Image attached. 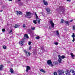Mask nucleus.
Returning <instances> with one entry per match:
<instances>
[{
	"label": "nucleus",
	"mask_w": 75,
	"mask_h": 75,
	"mask_svg": "<svg viewBox=\"0 0 75 75\" xmlns=\"http://www.w3.org/2000/svg\"><path fill=\"white\" fill-rule=\"evenodd\" d=\"M62 71V74H64V73H65V74L66 75H70V73H69V71L68 70L67 71H65L64 70H61Z\"/></svg>",
	"instance_id": "obj_1"
},
{
	"label": "nucleus",
	"mask_w": 75,
	"mask_h": 75,
	"mask_svg": "<svg viewBox=\"0 0 75 75\" xmlns=\"http://www.w3.org/2000/svg\"><path fill=\"white\" fill-rule=\"evenodd\" d=\"M25 40V38H24L22 39V40L20 41L19 44L21 45H23L24 44Z\"/></svg>",
	"instance_id": "obj_2"
},
{
	"label": "nucleus",
	"mask_w": 75,
	"mask_h": 75,
	"mask_svg": "<svg viewBox=\"0 0 75 75\" xmlns=\"http://www.w3.org/2000/svg\"><path fill=\"white\" fill-rule=\"evenodd\" d=\"M47 63L49 65H51L52 66H53V64H52V62H51V60H48Z\"/></svg>",
	"instance_id": "obj_3"
},
{
	"label": "nucleus",
	"mask_w": 75,
	"mask_h": 75,
	"mask_svg": "<svg viewBox=\"0 0 75 75\" xmlns=\"http://www.w3.org/2000/svg\"><path fill=\"white\" fill-rule=\"evenodd\" d=\"M50 23L52 27V28H54V24L53 23V22H52V21H50Z\"/></svg>",
	"instance_id": "obj_4"
},
{
	"label": "nucleus",
	"mask_w": 75,
	"mask_h": 75,
	"mask_svg": "<svg viewBox=\"0 0 75 75\" xmlns=\"http://www.w3.org/2000/svg\"><path fill=\"white\" fill-rule=\"evenodd\" d=\"M72 37L73 38V40H72V41L73 42H74L75 41V35L74 34V33H73V35H71Z\"/></svg>",
	"instance_id": "obj_5"
},
{
	"label": "nucleus",
	"mask_w": 75,
	"mask_h": 75,
	"mask_svg": "<svg viewBox=\"0 0 75 75\" xmlns=\"http://www.w3.org/2000/svg\"><path fill=\"white\" fill-rule=\"evenodd\" d=\"M16 13L18 16H20V15H21V14L22 13L20 11H17Z\"/></svg>",
	"instance_id": "obj_6"
},
{
	"label": "nucleus",
	"mask_w": 75,
	"mask_h": 75,
	"mask_svg": "<svg viewBox=\"0 0 75 75\" xmlns=\"http://www.w3.org/2000/svg\"><path fill=\"white\" fill-rule=\"evenodd\" d=\"M26 71L27 72H28V70H30V67L29 66H27L26 67Z\"/></svg>",
	"instance_id": "obj_7"
},
{
	"label": "nucleus",
	"mask_w": 75,
	"mask_h": 75,
	"mask_svg": "<svg viewBox=\"0 0 75 75\" xmlns=\"http://www.w3.org/2000/svg\"><path fill=\"white\" fill-rule=\"evenodd\" d=\"M43 1L45 5L46 6H47L48 5V3L47 1H45V0H43Z\"/></svg>",
	"instance_id": "obj_8"
},
{
	"label": "nucleus",
	"mask_w": 75,
	"mask_h": 75,
	"mask_svg": "<svg viewBox=\"0 0 75 75\" xmlns=\"http://www.w3.org/2000/svg\"><path fill=\"white\" fill-rule=\"evenodd\" d=\"M26 15L27 16H31V13L29 12H26Z\"/></svg>",
	"instance_id": "obj_9"
},
{
	"label": "nucleus",
	"mask_w": 75,
	"mask_h": 75,
	"mask_svg": "<svg viewBox=\"0 0 75 75\" xmlns=\"http://www.w3.org/2000/svg\"><path fill=\"white\" fill-rule=\"evenodd\" d=\"M58 72H59V75H62V73L61 70H58Z\"/></svg>",
	"instance_id": "obj_10"
},
{
	"label": "nucleus",
	"mask_w": 75,
	"mask_h": 75,
	"mask_svg": "<svg viewBox=\"0 0 75 75\" xmlns=\"http://www.w3.org/2000/svg\"><path fill=\"white\" fill-rule=\"evenodd\" d=\"M3 69V65L1 64L0 66V70L1 71Z\"/></svg>",
	"instance_id": "obj_11"
},
{
	"label": "nucleus",
	"mask_w": 75,
	"mask_h": 75,
	"mask_svg": "<svg viewBox=\"0 0 75 75\" xmlns=\"http://www.w3.org/2000/svg\"><path fill=\"white\" fill-rule=\"evenodd\" d=\"M46 10L47 11V12H49V13H50L51 10H50V8H48L46 9Z\"/></svg>",
	"instance_id": "obj_12"
},
{
	"label": "nucleus",
	"mask_w": 75,
	"mask_h": 75,
	"mask_svg": "<svg viewBox=\"0 0 75 75\" xmlns=\"http://www.w3.org/2000/svg\"><path fill=\"white\" fill-rule=\"evenodd\" d=\"M10 71L11 74H14V71H13V69H11L10 70Z\"/></svg>",
	"instance_id": "obj_13"
},
{
	"label": "nucleus",
	"mask_w": 75,
	"mask_h": 75,
	"mask_svg": "<svg viewBox=\"0 0 75 75\" xmlns=\"http://www.w3.org/2000/svg\"><path fill=\"white\" fill-rule=\"evenodd\" d=\"M24 36L25 37H26V38H29V37H28V35H27V34H25L24 35Z\"/></svg>",
	"instance_id": "obj_14"
},
{
	"label": "nucleus",
	"mask_w": 75,
	"mask_h": 75,
	"mask_svg": "<svg viewBox=\"0 0 75 75\" xmlns=\"http://www.w3.org/2000/svg\"><path fill=\"white\" fill-rule=\"evenodd\" d=\"M61 61H62V59L61 58H59V60H58L59 62V63H61Z\"/></svg>",
	"instance_id": "obj_15"
},
{
	"label": "nucleus",
	"mask_w": 75,
	"mask_h": 75,
	"mask_svg": "<svg viewBox=\"0 0 75 75\" xmlns=\"http://www.w3.org/2000/svg\"><path fill=\"white\" fill-rule=\"evenodd\" d=\"M56 35H57L58 36V37H59V33L58 32V30H57L56 31Z\"/></svg>",
	"instance_id": "obj_16"
},
{
	"label": "nucleus",
	"mask_w": 75,
	"mask_h": 75,
	"mask_svg": "<svg viewBox=\"0 0 75 75\" xmlns=\"http://www.w3.org/2000/svg\"><path fill=\"white\" fill-rule=\"evenodd\" d=\"M63 6H59V9H58L57 10H57H62V9H63Z\"/></svg>",
	"instance_id": "obj_17"
},
{
	"label": "nucleus",
	"mask_w": 75,
	"mask_h": 75,
	"mask_svg": "<svg viewBox=\"0 0 75 75\" xmlns=\"http://www.w3.org/2000/svg\"><path fill=\"white\" fill-rule=\"evenodd\" d=\"M71 56L72 58H74V57H75V56H74V54H73V53H71Z\"/></svg>",
	"instance_id": "obj_18"
},
{
	"label": "nucleus",
	"mask_w": 75,
	"mask_h": 75,
	"mask_svg": "<svg viewBox=\"0 0 75 75\" xmlns=\"http://www.w3.org/2000/svg\"><path fill=\"white\" fill-rule=\"evenodd\" d=\"M40 70L42 72H44V73H45V71H44V70L42 69H40Z\"/></svg>",
	"instance_id": "obj_19"
},
{
	"label": "nucleus",
	"mask_w": 75,
	"mask_h": 75,
	"mask_svg": "<svg viewBox=\"0 0 75 75\" xmlns=\"http://www.w3.org/2000/svg\"><path fill=\"white\" fill-rule=\"evenodd\" d=\"M41 48L42 50H44V46H42L41 47Z\"/></svg>",
	"instance_id": "obj_20"
},
{
	"label": "nucleus",
	"mask_w": 75,
	"mask_h": 75,
	"mask_svg": "<svg viewBox=\"0 0 75 75\" xmlns=\"http://www.w3.org/2000/svg\"><path fill=\"white\" fill-rule=\"evenodd\" d=\"M19 27V25H15V28H17L18 27Z\"/></svg>",
	"instance_id": "obj_21"
},
{
	"label": "nucleus",
	"mask_w": 75,
	"mask_h": 75,
	"mask_svg": "<svg viewBox=\"0 0 75 75\" xmlns=\"http://www.w3.org/2000/svg\"><path fill=\"white\" fill-rule=\"evenodd\" d=\"M9 34H10V33H13V30L11 29V30L10 31L8 32Z\"/></svg>",
	"instance_id": "obj_22"
},
{
	"label": "nucleus",
	"mask_w": 75,
	"mask_h": 75,
	"mask_svg": "<svg viewBox=\"0 0 75 75\" xmlns=\"http://www.w3.org/2000/svg\"><path fill=\"white\" fill-rule=\"evenodd\" d=\"M61 21L62 23H65V21L64 20V19H62L61 20Z\"/></svg>",
	"instance_id": "obj_23"
},
{
	"label": "nucleus",
	"mask_w": 75,
	"mask_h": 75,
	"mask_svg": "<svg viewBox=\"0 0 75 75\" xmlns=\"http://www.w3.org/2000/svg\"><path fill=\"white\" fill-rule=\"evenodd\" d=\"M22 27H23V28H24L26 27V26H25V24H23Z\"/></svg>",
	"instance_id": "obj_24"
},
{
	"label": "nucleus",
	"mask_w": 75,
	"mask_h": 75,
	"mask_svg": "<svg viewBox=\"0 0 75 75\" xmlns=\"http://www.w3.org/2000/svg\"><path fill=\"white\" fill-rule=\"evenodd\" d=\"M24 52H25V53L27 55V53H28V52H27V51H26L25 50H24Z\"/></svg>",
	"instance_id": "obj_25"
},
{
	"label": "nucleus",
	"mask_w": 75,
	"mask_h": 75,
	"mask_svg": "<svg viewBox=\"0 0 75 75\" xmlns=\"http://www.w3.org/2000/svg\"><path fill=\"white\" fill-rule=\"evenodd\" d=\"M33 23L34 24H37V22H36V20H34L33 21Z\"/></svg>",
	"instance_id": "obj_26"
},
{
	"label": "nucleus",
	"mask_w": 75,
	"mask_h": 75,
	"mask_svg": "<svg viewBox=\"0 0 75 75\" xmlns=\"http://www.w3.org/2000/svg\"><path fill=\"white\" fill-rule=\"evenodd\" d=\"M54 63L55 65H57V64H58V62H54Z\"/></svg>",
	"instance_id": "obj_27"
},
{
	"label": "nucleus",
	"mask_w": 75,
	"mask_h": 75,
	"mask_svg": "<svg viewBox=\"0 0 75 75\" xmlns=\"http://www.w3.org/2000/svg\"><path fill=\"white\" fill-rule=\"evenodd\" d=\"M36 38L37 39V40H38L39 39H40V37L39 36H37L36 37Z\"/></svg>",
	"instance_id": "obj_28"
},
{
	"label": "nucleus",
	"mask_w": 75,
	"mask_h": 75,
	"mask_svg": "<svg viewBox=\"0 0 75 75\" xmlns=\"http://www.w3.org/2000/svg\"><path fill=\"white\" fill-rule=\"evenodd\" d=\"M35 27H31V29L32 30H35Z\"/></svg>",
	"instance_id": "obj_29"
},
{
	"label": "nucleus",
	"mask_w": 75,
	"mask_h": 75,
	"mask_svg": "<svg viewBox=\"0 0 75 75\" xmlns=\"http://www.w3.org/2000/svg\"><path fill=\"white\" fill-rule=\"evenodd\" d=\"M54 75H58V74H57V73L56 72H54Z\"/></svg>",
	"instance_id": "obj_30"
},
{
	"label": "nucleus",
	"mask_w": 75,
	"mask_h": 75,
	"mask_svg": "<svg viewBox=\"0 0 75 75\" xmlns=\"http://www.w3.org/2000/svg\"><path fill=\"white\" fill-rule=\"evenodd\" d=\"M54 44H55V45H58V43L57 42H55L54 43Z\"/></svg>",
	"instance_id": "obj_31"
},
{
	"label": "nucleus",
	"mask_w": 75,
	"mask_h": 75,
	"mask_svg": "<svg viewBox=\"0 0 75 75\" xmlns=\"http://www.w3.org/2000/svg\"><path fill=\"white\" fill-rule=\"evenodd\" d=\"M6 46H3V48L4 49H6Z\"/></svg>",
	"instance_id": "obj_32"
},
{
	"label": "nucleus",
	"mask_w": 75,
	"mask_h": 75,
	"mask_svg": "<svg viewBox=\"0 0 75 75\" xmlns=\"http://www.w3.org/2000/svg\"><path fill=\"white\" fill-rule=\"evenodd\" d=\"M61 58H62V59H64L65 58V56H62Z\"/></svg>",
	"instance_id": "obj_33"
},
{
	"label": "nucleus",
	"mask_w": 75,
	"mask_h": 75,
	"mask_svg": "<svg viewBox=\"0 0 75 75\" xmlns=\"http://www.w3.org/2000/svg\"><path fill=\"white\" fill-rule=\"evenodd\" d=\"M65 23L67 24H68L69 25V23H68V21H66L65 22Z\"/></svg>",
	"instance_id": "obj_34"
},
{
	"label": "nucleus",
	"mask_w": 75,
	"mask_h": 75,
	"mask_svg": "<svg viewBox=\"0 0 75 75\" xmlns=\"http://www.w3.org/2000/svg\"><path fill=\"white\" fill-rule=\"evenodd\" d=\"M73 28L74 31H75V26H73Z\"/></svg>",
	"instance_id": "obj_35"
},
{
	"label": "nucleus",
	"mask_w": 75,
	"mask_h": 75,
	"mask_svg": "<svg viewBox=\"0 0 75 75\" xmlns=\"http://www.w3.org/2000/svg\"><path fill=\"white\" fill-rule=\"evenodd\" d=\"M31 42H28V44L29 45H31Z\"/></svg>",
	"instance_id": "obj_36"
},
{
	"label": "nucleus",
	"mask_w": 75,
	"mask_h": 75,
	"mask_svg": "<svg viewBox=\"0 0 75 75\" xmlns=\"http://www.w3.org/2000/svg\"><path fill=\"white\" fill-rule=\"evenodd\" d=\"M2 32H4V31H5V29H2Z\"/></svg>",
	"instance_id": "obj_37"
},
{
	"label": "nucleus",
	"mask_w": 75,
	"mask_h": 75,
	"mask_svg": "<svg viewBox=\"0 0 75 75\" xmlns=\"http://www.w3.org/2000/svg\"><path fill=\"white\" fill-rule=\"evenodd\" d=\"M29 50H31V46L30 47Z\"/></svg>",
	"instance_id": "obj_38"
},
{
	"label": "nucleus",
	"mask_w": 75,
	"mask_h": 75,
	"mask_svg": "<svg viewBox=\"0 0 75 75\" xmlns=\"http://www.w3.org/2000/svg\"><path fill=\"white\" fill-rule=\"evenodd\" d=\"M58 57H59V58H61V56H60V55H58Z\"/></svg>",
	"instance_id": "obj_39"
},
{
	"label": "nucleus",
	"mask_w": 75,
	"mask_h": 75,
	"mask_svg": "<svg viewBox=\"0 0 75 75\" xmlns=\"http://www.w3.org/2000/svg\"><path fill=\"white\" fill-rule=\"evenodd\" d=\"M75 72V71H74V70H72V73L73 74H74V73Z\"/></svg>",
	"instance_id": "obj_40"
},
{
	"label": "nucleus",
	"mask_w": 75,
	"mask_h": 75,
	"mask_svg": "<svg viewBox=\"0 0 75 75\" xmlns=\"http://www.w3.org/2000/svg\"><path fill=\"white\" fill-rule=\"evenodd\" d=\"M36 17L37 20H38V16H36Z\"/></svg>",
	"instance_id": "obj_41"
},
{
	"label": "nucleus",
	"mask_w": 75,
	"mask_h": 75,
	"mask_svg": "<svg viewBox=\"0 0 75 75\" xmlns=\"http://www.w3.org/2000/svg\"><path fill=\"white\" fill-rule=\"evenodd\" d=\"M35 16H37V13H35Z\"/></svg>",
	"instance_id": "obj_42"
},
{
	"label": "nucleus",
	"mask_w": 75,
	"mask_h": 75,
	"mask_svg": "<svg viewBox=\"0 0 75 75\" xmlns=\"http://www.w3.org/2000/svg\"><path fill=\"white\" fill-rule=\"evenodd\" d=\"M73 20H71L70 21V22H72V21H73Z\"/></svg>",
	"instance_id": "obj_43"
},
{
	"label": "nucleus",
	"mask_w": 75,
	"mask_h": 75,
	"mask_svg": "<svg viewBox=\"0 0 75 75\" xmlns=\"http://www.w3.org/2000/svg\"><path fill=\"white\" fill-rule=\"evenodd\" d=\"M40 20H39L38 21V23H40Z\"/></svg>",
	"instance_id": "obj_44"
},
{
	"label": "nucleus",
	"mask_w": 75,
	"mask_h": 75,
	"mask_svg": "<svg viewBox=\"0 0 75 75\" xmlns=\"http://www.w3.org/2000/svg\"><path fill=\"white\" fill-rule=\"evenodd\" d=\"M67 1H71V0H67Z\"/></svg>",
	"instance_id": "obj_45"
},
{
	"label": "nucleus",
	"mask_w": 75,
	"mask_h": 75,
	"mask_svg": "<svg viewBox=\"0 0 75 75\" xmlns=\"http://www.w3.org/2000/svg\"><path fill=\"white\" fill-rule=\"evenodd\" d=\"M28 55H30V54H31V53L30 52H28Z\"/></svg>",
	"instance_id": "obj_46"
},
{
	"label": "nucleus",
	"mask_w": 75,
	"mask_h": 75,
	"mask_svg": "<svg viewBox=\"0 0 75 75\" xmlns=\"http://www.w3.org/2000/svg\"><path fill=\"white\" fill-rule=\"evenodd\" d=\"M28 17V18H31V16H29V17Z\"/></svg>",
	"instance_id": "obj_47"
},
{
	"label": "nucleus",
	"mask_w": 75,
	"mask_h": 75,
	"mask_svg": "<svg viewBox=\"0 0 75 75\" xmlns=\"http://www.w3.org/2000/svg\"><path fill=\"white\" fill-rule=\"evenodd\" d=\"M2 11H3V10H1L0 11V12H2Z\"/></svg>",
	"instance_id": "obj_48"
},
{
	"label": "nucleus",
	"mask_w": 75,
	"mask_h": 75,
	"mask_svg": "<svg viewBox=\"0 0 75 75\" xmlns=\"http://www.w3.org/2000/svg\"><path fill=\"white\" fill-rule=\"evenodd\" d=\"M9 1H12L13 0H8Z\"/></svg>",
	"instance_id": "obj_49"
},
{
	"label": "nucleus",
	"mask_w": 75,
	"mask_h": 75,
	"mask_svg": "<svg viewBox=\"0 0 75 75\" xmlns=\"http://www.w3.org/2000/svg\"><path fill=\"white\" fill-rule=\"evenodd\" d=\"M49 28L50 29L51 28V26H49Z\"/></svg>",
	"instance_id": "obj_50"
},
{
	"label": "nucleus",
	"mask_w": 75,
	"mask_h": 75,
	"mask_svg": "<svg viewBox=\"0 0 75 75\" xmlns=\"http://www.w3.org/2000/svg\"><path fill=\"white\" fill-rule=\"evenodd\" d=\"M73 75H75V73H74V74H73Z\"/></svg>",
	"instance_id": "obj_51"
},
{
	"label": "nucleus",
	"mask_w": 75,
	"mask_h": 75,
	"mask_svg": "<svg viewBox=\"0 0 75 75\" xmlns=\"http://www.w3.org/2000/svg\"><path fill=\"white\" fill-rule=\"evenodd\" d=\"M21 0H18V1H20Z\"/></svg>",
	"instance_id": "obj_52"
}]
</instances>
